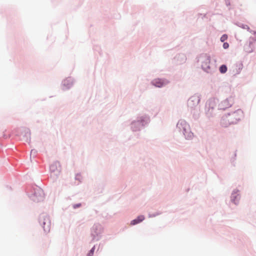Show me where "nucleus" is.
<instances>
[{"label":"nucleus","mask_w":256,"mask_h":256,"mask_svg":"<svg viewBox=\"0 0 256 256\" xmlns=\"http://www.w3.org/2000/svg\"><path fill=\"white\" fill-rule=\"evenodd\" d=\"M138 220L135 219V220H132L131 222H130V224H131V225H134V224H138Z\"/></svg>","instance_id":"10"},{"label":"nucleus","mask_w":256,"mask_h":256,"mask_svg":"<svg viewBox=\"0 0 256 256\" xmlns=\"http://www.w3.org/2000/svg\"><path fill=\"white\" fill-rule=\"evenodd\" d=\"M233 100L232 99L225 100L219 104V108L222 110H225L226 108L231 106Z\"/></svg>","instance_id":"3"},{"label":"nucleus","mask_w":256,"mask_h":256,"mask_svg":"<svg viewBox=\"0 0 256 256\" xmlns=\"http://www.w3.org/2000/svg\"><path fill=\"white\" fill-rule=\"evenodd\" d=\"M200 101V98L198 96H193L188 100V106L191 108L197 106Z\"/></svg>","instance_id":"2"},{"label":"nucleus","mask_w":256,"mask_h":256,"mask_svg":"<svg viewBox=\"0 0 256 256\" xmlns=\"http://www.w3.org/2000/svg\"><path fill=\"white\" fill-rule=\"evenodd\" d=\"M228 38V36L226 34H223L220 38V40L222 42H224Z\"/></svg>","instance_id":"9"},{"label":"nucleus","mask_w":256,"mask_h":256,"mask_svg":"<svg viewBox=\"0 0 256 256\" xmlns=\"http://www.w3.org/2000/svg\"><path fill=\"white\" fill-rule=\"evenodd\" d=\"M50 222L48 218H44L43 222V228L46 232H48L50 230Z\"/></svg>","instance_id":"5"},{"label":"nucleus","mask_w":256,"mask_h":256,"mask_svg":"<svg viewBox=\"0 0 256 256\" xmlns=\"http://www.w3.org/2000/svg\"><path fill=\"white\" fill-rule=\"evenodd\" d=\"M206 64H202V66L204 69H207L210 68V58L209 56H206Z\"/></svg>","instance_id":"6"},{"label":"nucleus","mask_w":256,"mask_h":256,"mask_svg":"<svg viewBox=\"0 0 256 256\" xmlns=\"http://www.w3.org/2000/svg\"><path fill=\"white\" fill-rule=\"evenodd\" d=\"M54 167V166H50V169L52 170Z\"/></svg>","instance_id":"15"},{"label":"nucleus","mask_w":256,"mask_h":256,"mask_svg":"<svg viewBox=\"0 0 256 256\" xmlns=\"http://www.w3.org/2000/svg\"><path fill=\"white\" fill-rule=\"evenodd\" d=\"M220 71L221 73L224 74L227 71V67L226 65H222L220 68Z\"/></svg>","instance_id":"7"},{"label":"nucleus","mask_w":256,"mask_h":256,"mask_svg":"<svg viewBox=\"0 0 256 256\" xmlns=\"http://www.w3.org/2000/svg\"><path fill=\"white\" fill-rule=\"evenodd\" d=\"M144 219V216H140L136 218V220H138V223L142 222Z\"/></svg>","instance_id":"8"},{"label":"nucleus","mask_w":256,"mask_h":256,"mask_svg":"<svg viewBox=\"0 0 256 256\" xmlns=\"http://www.w3.org/2000/svg\"><path fill=\"white\" fill-rule=\"evenodd\" d=\"M254 38L255 40H256V32H254Z\"/></svg>","instance_id":"14"},{"label":"nucleus","mask_w":256,"mask_h":256,"mask_svg":"<svg viewBox=\"0 0 256 256\" xmlns=\"http://www.w3.org/2000/svg\"><path fill=\"white\" fill-rule=\"evenodd\" d=\"M168 82V81L160 78L154 79L152 82V84L154 86L158 88L162 86H163L166 84Z\"/></svg>","instance_id":"4"},{"label":"nucleus","mask_w":256,"mask_h":256,"mask_svg":"<svg viewBox=\"0 0 256 256\" xmlns=\"http://www.w3.org/2000/svg\"><path fill=\"white\" fill-rule=\"evenodd\" d=\"M243 116L242 111L241 110H238L231 114L223 116L221 124L224 126H227L229 124L236 123L240 120L243 118Z\"/></svg>","instance_id":"1"},{"label":"nucleus","mask_w":256,"mask_h":256,"mask_svg":"<svg viewBox=\"0 0 256 256\" xmlns=\"http://www.w3.org/2000/svg\"><path fill=\"white\" fill-rule=\"evenodd\" d=\"M209 102H210V104H209L210 105V104H212V105L213 104H214V100H212V101H210Z\"/></svg>","instance_id":"13"},{"label":"nucleus","mask_w":256,"mask_h":256,"mask_svg":"<svg viewBox=\"0 0 256 256\" xmlns=\"http://www.w3.org/2000/svg\"><path fill=\"white\" fill-rule=\"evenodd\" d=\"M80 206H81V204H78L74 205L73 207L74 208H76L80 207Z\"/></svg>","instance_id":"12"},{"label":"nucleus","mask_w":256,"mask_h":256,"mask_svg":"<svg viewBox=\"0 0 256 256\" xmlns=\"http://www.w3.org/2000/svg\"><path fill=\"white\" fill-rule=\"evenodd\" d=\"M228 47H229V44L228 42H224V44H223V48L224 49H226V48H228Z\"/></svg>","instance_id":"11"}]
</instances>
